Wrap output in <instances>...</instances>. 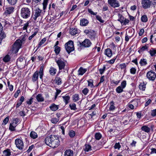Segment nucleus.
<instances>
[{
    "label": "nucleus",
    "instance_id": "f257e3e1",
    "mask_svg": "<svg viewBox=\"0 0 156 156\" xmlns=\"http://www.w3.org/2000/svg\"><path fill=\"white\" fill-rule=\"evenodd\" d=\"M45 142L47 145L52 148L57 147L60 144L58 137L55 135L47 137L45 139Z\"/></svg>",
    "mask_w": 156,
    "mask_h": 156
},
{
    "label": "nucleus",
    "instance_id": "f03ea898",
    "mask_svg": "<svg viewBox=\"0 0 156 156\" xmlns=\"http://www.w3.org/2000/svg\"><path fill=\"white\" fill-rule=\"evenodd\" d=\"M44 66H42L40 69L39 71H36L34 73L32 78V80L33 82L37 81L39 75L41 79L42 80L44 75Z\"/></svg>",
    "mask_w": 156,
    "mask_h": 156
},
{
    "label": "nucleus",
    "instance_id": "7ed1b4c3",
    "mask_svg": "<svg viewBox=\"0 0 156 156\" xmlns=\"http://www.w3.org/2000/svg\"><path fill=\"white\" fill-rule=\"evenodd\" d=\"M31 14L30 9L27 7H23L20 11V15L23 19H27L30 17Z\"/></svg>",
    "mask_w": 156,
    "mask_h": 156
},
{
    "label": "nucleus",
    "instance_id": "20e7f679",
    "mask_svg": "<svg viewBox=\"0 0 156 156\" xmlns=\"http://www.w3.org/2000/svg\"><path fill=\"white\" fill-rule=\"evenodd\" d=\"M22 45V41H21L20 40H16L12 45V52L15 53H17L21 48Z\"/></svg>",
    "mask_w": 156,
    "mask_h": 156
},
{
    "label": "nucleus",
    "instance_id": "39448f33",
    "mask_svg": "<svg viewBox=\"0 0 156 156\" xmlns=\"http://www.w3.org/2000/svg\"><path fill=\"white\" fill-rule=\"evenodd\" d=\"M65 47L66 51L69 53L74 50L73 42L72 41H69L65 44Z\"/></svg>",
    "mask_w": 156,
    "mask_h": 156
},
{
    "label": "nucleus",
    "instance_id": "423d86ee",
    "mask_svg": "<svg viewBox=\"0 0 156 156\" xmlns=\"http://www.w3.org/2000/svg\"><path fill=\"white\" fill-rule=\"evenodd\" d=\"M78 46L80 48L84 47L87 48L90 47L91 44V43L90 40L88 39H85L83 42H81L78 41L77 42Z\"/></svg>",
    "mask_w": 156,
    "mask_h": 156
},
{
    "label": "nucleus",
    "instance_id": "0eeeda50",
    "mask_svg": "<svg viewBox=\"0 0 156 156\" xmlns=\"http://www.w3.org/2000/svg\"><path fill=\"white\" fill-rule=\"evenodd\" d=\"M146 77L149 80L154 81L156 78V73L153 70L149 71L146 74Z\"/></svg>",
    "mask_w": 156,
    "mask_h": 156
},
{
    "label": "nucleus",
    "instance_id": "6e6552de",
    "mask_svg": "<svg viewBox=\"0 0 156 156\" xmlns=\"http://www.w3.org/2000/svg\"><path fill=\"white\" fill-rule=\"evenodd\" d=\"M15 144L17 148L20 150H23L24 147V144L23 141L20 139H17L15 140Z\"/></svg>",
    "mask_w": 156,
    "mask_h": 156
},
{
    "label": "nucleus",
    "instance_id": "1a4fd4ad",
    "mask_svg": "<svg viewBox=\"0 0 156 156\" xmlns=\"http://www.w3.org/2000/svg\"><path fill=\"white\" fill-rule=\"evenodd\" d=\"M26 63L25 60L21 57L18 58L16 61V65L20 69L22 68L25 66Z\"/></svg>",
    "mask_w": 156,
    "mask_h": 156
},
{
    "label": "nucleus",
    "instance_id": "9d476101",
    "mask_svg": "<svg viewBox=\"0 0 156 156\" xmlns=\"http://www.w3.org/2000/svg\"><path fill=\"white\" fill-rule=\"evenodd\" d=\"M55 61L58 66L59 70L64 69L66 66V63L64 60L61 59H56Z\"/></svg>",
    "mask_w": 156,
    "mask_h": 156
},
{
    "label": "nucleus",
    "instance_id": "9b49d317",
    "mask_svg": "<svg viewBox=\"0 0 156 156\" xmlns=\"http://www.w3.org/2000/svg\"><path fill=\"white\" fill-rule=\"evenodd\" d=\"M108 2L111 7L114 8L119 7L120 6L118 1L116 0H108Z\"/></svg>",
    "mask_w": 156,
    "mask_h": 156
},
{
    "label": "nucleus",
    "instance_id": "f8f14e48",
    "mask_svg": "<svg viewBox=\"0 0 156 156\" xmlns=\"http://www.w3.org/2000/svg\"><path fill=\"white\" fill-rule=\"evenodd\" d=\"M141 4L142 7L144 9L149 8L151 6L149 0H142Z\"/></svg>",
    "mask_w": 156,
    "mask_h": 156
},
{
    "label": "nucleus",
    "instance_id": "ddd939ff",
    "mask_svg": "<svg viewBox=\"0 0 156 156\" xmlns=\"http://www.w3.org/2000/svg\"><path fill=\"white\" fill-rule=\"evenodd\" d=\"M42 10L39 8L36 9L34 14L33 17L35 21L38 17L41 16L42 13Z\"/></svg>",
    "mask_w": 156,
    "mask_h": 156
},
{
    "label": "nucleus",
    "instance_id": "4468645a",
    "mask_svg": "<svg viewBox=\"0 0 156 156\" xmlns=\"http://www.w3.org/2000/svg\"><path fill=\"white\" fill-rule=\"evenodd\" d=\"M14 8L13 7H9L6 8L5 13L7 15L10 14L13 12Z\"/></svg>",
    "mask_w": 156,
    "mask_h": 156
},
{
    "label": "nucleus",
    "instance_id": "2eb2a0df",
    "mask_svg": "<svg viewBox=\"0 0 156 156\" xmlns=\"http://www.w3.org/2000/svg\"><path fill=\"white\" fill-rule=\"evenodd\" d=\"M36 99L38 102H42L44 101V98L41 94H39L36 96Z\"/></svg>",
    "mask_w": 156,
    "mask_h": 156
},
{
    "label": "nucleus",
    "instance_id": "dca6fc26",
    "mask_svg": "<svg viewBox=\"0 0 156 156\" xmlns=\"http://www.w3.org/2000/svg\"><path fill=\"white\" fill-rule=\"evenodd\" d=\"M78 32L79 30L75 28H71L69 30L70 34L72 35H76Z\"/></svg>",
    "mask_w": 156,
    "mask_h": 156
},
{
    "label": "nucleus",
    "instance_id": "f3484780",
    "mask_svg": "<svg viewBox=\"0 0 156 156\" xmlns=\"http://www.w3.org/2000/svg\"><path fill=\"white\" fill-rule=\"evenodd\" d=\"M6 37V35L5 32L1 31V44L3 42H5V40L4 39Z\"/></svg>",
    "mask_w": 156,
    "mask_h": 156
},
{
    "label": "nucleus",
    "instance_id": "a211bd4d",
    "mask_svg": "<svg viewBox=\"0 0 156 156\" xmlns=\"http://www.w3.org/2000/svg\"><path fill=\"white\" fill-rule=\"evenodd\" d=\"M49 108L51 111H55L58 108L59 105H57L54 103H52L51 105Z\"/></svg>",
    "mask_w": 156,
    "mask_h": 156
},
{
    "label": "nucleus",
    "instance_id": "6ab92c4d",
    "mask_svg": "<svg viewBox=\"0 0 156 156\" xmlns=\"http://www.w3.org/2000/svg\"><path fill=\"white\" fill-rule=\"evenodd\" d=\"M73 151L70 149L66 150L64 152V156H73Z\"/></svg>",
    "mask_w": 156,
    "mask_h": 156
},
{
    "label": "nucleus",
    "instance_id": "aec40b11",
    "mask_svg": "<svg viewBox=\"0 0 156 156\" xmlns=\"http://www.w3.org/2000/svg\"><path fill=\"white\" fill-rule=\"evenodd\" d=\"M105 54L108 57H111L112 55V50L110 48H107L105 49Z\"/></svg>",
    "mask_w": 156,
    "mask_h": 156
},
{
    "label": "nucleus",
    "instance_id": "412c9836",
    "mask_svg": "<svg viewBox=\"0 0 156 156\" xmlns=\"http://www.w3.org/2000/svg\"><path fill=\"white\" fill-rule=\"evenodd\" d=\"M148 45H146L145 46H143L141 48H140L138 50V52L140 54L142 53L144 51L147 50L148 49Z\"/></svg>",
    "mask_w": 156,
    "mask_h": 156
},
{
    "label": "nucleus",
    "instance_id": "4be33fe9",
    "mask_svg": "<svg viewBox=\"0 0 156 156\" xmlns=\"http://www.w3.org/2000/svg\"><path fill=\"white\" fill-rule=\"evenodd\" d=\"M83 150L85 152L89 151L91 150V147L88 144H86L84 146Z\"/></svg>",
    "mask_w": 156,
    "mask_h": 156
},
{
    "label": "nucleus",
    "instance_id": "5701e85b",
    "mask_svg": "<svg viewBox=\"0 0 156 156\" xmlns=\"http://www.w3.org/2000/svg\"><path fill=\"white\" fill-rule=\"evenodd\" d=\"M49 72L51 75L54 76L56 73L57 69L53 67H51L50 68Z\"/></svg>",
    "mask_w": 156,
    "mask_h": 156
},
{
    "label": "nucleus",
    "instance_id": "b1692460",
    "mask_svg": "<svg viewBox=\"0 0 156 156\" xmlns=\"http://www.w3.org/2000/svg\"><path fill=\"white\" fill-rule=\"evenodd\" d=\"M87 71L86 69H83L82 67H81L79 69L78 72V74L79 75H83Z\"/></svg>",
    "mask_w": 156,
    "mask_h": 156
},
{
    "label": "nucleus",
    "instance_id": "393cba45",
    "mask_svg": "<svg viewBox=\"0 0 156 156\" xmlns=\"http://www.w3.org/2000/svg\"><path fill=\"white\" fill-rule=\"evenodd\" d=\"M88 23V21L87 19H83L80 20V25L82 26H86Z\"/></svg>",
    "mask_w": 156,
    "mask_h": 156
},
{
    "label": "nucleus",
    "instance_id": "a878e982",
    "mask_svg": "<svg viewBox=\"0 0 156 156\" xmlns=\"http://www.w3.org/2000/svg\"><path fill=\"white\" fill-rule=\"evenodd\" d=\"M30 136L33 139H35L38 137V135L37 133L34 131H32L30 133Z\"/></svg>",
    "mask_w": 156,
    "mask_h": 156
},
{
    "label": "nucleus",
    "instance_id": "bb28decb",
    "mask_svg": "<svg viewBox=\"0 0 156 156\" xmlns=\"http://www.w3.org/2000/svg\"><path fill=\"white\" fill-rule=\"evenodd\" d=\"M63 100V101L66 105L68 104L69 102L70 97L69 95H66L62 97Z\"/></svg>",
    "mask_w": 156,
    "mask_h": 156
},
{
    "label": "nucleus",
    "instance_id": "cd10ccee",
    "mask_svg": "<svg viewBox=\"0 0 156 156\" xmlns=\"http://www.w3.org/2000/svg\"><path fill=\"white\" fill-rule=\"evenodd\" d=\"M117 15L118 17V19L117 20L118 21H119L121 23V24H122V22H123V21L125 19V18L120 13H118Z\"/></svg>",
    "mask_w": 156,
    "mask_h": 156
},
{
    "label": "nucleus",
    "instance_id": "c85d7f7f",
    "mask_svg": "<svg viewBox=\"0 0 156 156\" xmlns=\"http://www.w3.org/2000/svg\"><path fill=\"white\" fill-rule=\"evenodd\" d=\"M142 130L147 133H148L150 131L151 129L150 128L146 126H143L141 128Z\"/></svg>",
    "mask_w": 156,
    "mask_h": 156
},
{
    "label": "nucleus",
    "instance_id": "c756f323",
    "mask_svg": "<svg viewBox=\"0 0 156 156\" xmlns=\"http://www.w3.org/2000/svg\"><path fill=\"white\" fill-rule=\"evenodd\" d=\"M3 154L2 156H10L11 155L10 150L9 149H7L3 151Z\"/></svg>",
    "mask_w": 156,
    "mask_h": 156
},
{
    "label": "nucleus",
    "instance_id": "7c9ffc66",
    "mask_svg": "<svg viewBox=\"0 0 156 156\" xmlns=\"http://www.w3.org/2000/svg\"><path fill=\"white\" fill-rule=\"evenodd\" d=\"M139 63L141 66H144L147 64V60L145 58H142L140 60Z\"/></svg>",
    "mask_w": 156,
    "mask_h": 156
},
{
    "label": "nucleus",
    "instance_id": "2f4dec72",
    "mask_svg": "<svg viewBox=\"0 0 156 156\" xmlns=\"http://www.w3.org/2000/svg\"><path fill=\"white\" fill-rule=\"evenodd\" d=\"M151 56H153L156 54V50L154 48H151L148 51Z\"/></svg>",
    "mask_w": 156,
    "mask_h": 156
},
{
    "label": "nucleus",
    "instance_id": "473e14b6",
    "mask_svg": "<svg viewBox=\"0 0 156 156\" xmlns=\"http://www.w3.org/2000/svg\"><path fill=\"white\" fill-rule=\"evenodd\" d=\"M146 84L144 83V82L141 83L139 85V89L142 91H144L146 88Z\"/></svg>",
    "mask_w": 156,
    "mask_h": 156
},
{
    "label": "nucleus",
    "instance_id": "72a5a7b5",
    "mask_svg": "<svg viewBox=\"0 0 156 156\" xmlns=\"http://www.w3.org/2000/svg\"><path fill=\"white\" fill-rule=\"evenodd\" d=\"M88 83V86L90 87L91 88H92L94 87L93 84L94 81L93 80L90 79L87 80Z\"/></svg>",
    "mask_w": 156,
    "mask_h": 156
},
{
    "label": "nucleus",
    "instance_id": "f704fd0d",
    "mask_svg": "<svg viewBox=\"0 0 156 156\" xmlns=\"http://www.w3.org/2000/svg\"><path fill=\"white\" fill-rule=\"evenodd\" d=\"M80 98L79 95L76 94L73 96V99L74 102H76L79 100Z\"/></svg>",
    "mask_w": 156,
    "mask_h": 156
},
{
    "label": "nucleus",
    "instance_id": "c9c22d12",
    "mask_svg": "<svg viewBox=\"0 0 156 156\" xmlns=\"http://www.w3.org/2000/svg\"><path fill=\"white\" fill-rule=\"evenodd\" d=\"M55 80L56 83L58 85H61L62 83V79L59 77H56Z\"/></svg>",
    "mask_w": 156,
    "mask_h": 156
},
{
    "label": "nucleus",
    "instance_id": "e433bc0d",
    "mask_svg": "<svg viewBox=\"0 0 156 156\" xmlns=\"http://www.w3.org/2000/svg\"><path fill=\"white\" fill-rule=\"evenodd\" d=\"M123 89L120 86L118 87L116 89V92L118 93H120L123 91Z\"/></svg>",
    "mask_w": 156,
    "mask_h": 156
},
{
    "label": "nucleus",
    "instance_id": "4c0bfd02",
    "mask_svg": "<svg viewBox=\"0 0 156 156\" xmlns=\"http://www.w3.org/2000/svg\"><path fill=\"white\" fill-rule=\"evenodd\" d=\"M110 107L109 108V110L110 111H112L114 110L115 108V107L114 106V103L113 101H112L110 103Z\"/></svg>",
    "mask_w": 156,
    "mask_h": 156
},
{
    "label": "nucleus",
    "instance_id": "58836bf2",
    "mask_svg": "<svg viewBox=\"0 0 156 156\" xmlns=\"http://www.w3.org/2000/svg\"><path fill=\"white\" fill-rule=\"evenodd\" d=\"M10 58H11L10 56L7 55L4 57L3 60L4 62H6L9 61Z\"/></svg>",
    "mask_w": 156,
    "mask_h": 156
},
{
    "label": "nucleus",
    "instance_id": "ea45409f",
    "mask_svg": "<svg viewBox=\"0 0 156 156\" xmlns=\"http://www.w3.org/2000/svg\"><path fill=\"white\" fill-rule=\"evenodd\" d=\"M69 106L71 110H76L77 109L76 105L74 103L70 104L69 105Z\"/></svg>",
    "mask_w": 156,
    "mask_h": 156
},
{
    "label": "nucleus",
    "instance_id": "a19ab883",
    "mask_svg": "<svg viewBox=\"0 0 156 156\" xmlns=\"http://www.w3.org/2000/svg\"><path fill=\"white\" fill-rule=\"evenodd\" d=\"M8 3L11 5H14L17 2L18 0H7Z\"/></svg>",
    "mask_w": 156,
    "mask_h": 156
},
{
    "label": "nucleus",
    "instance_id": "79ce46f5",
    "mask_svg": "<svg viewBox=\"0 0 156 156\" xmlns=\"http://www.w3.org/2000/svg\"><path fill=\"white\" fill-rule=\"evenodd\" d=\"M55 51L56 55H58L60 51V48L59 46H56L55 48Z\"/></svg>",
    "mask_w": 156,
    "mask_h": 156
},
{
    "label": "nucleus",
    "instance_id": "37998d69",
    "mask_svg": "<svg viewBox=\"0 0 156 156\" xmlns=\"http://www.w3.org/2000/svg\"><path fill=\"white\" fill-rule=\"evenodd\" d=\"M102 137L101 135L99 133H96L95 135V137L96 140H99Z\"/></svg>",
    "mask_w": 156,
    "mask_h": 156
},
{
    "label": "nucleus",
    "instance_id": "c03bdc74",
    "mask_svg": "<svg viewBox=\"0 0 156 156\" xmlns=\"http://www.w3.org/2000/svg\"><path fill=\"white\" fill-rule=\"evenodd\" d=\"M46 39L45 38H43L39 42L37 46V48H39L46 41Z\"/></svg>",
    "mask_w": 156,
    "mask_h": 156
},
{
    "label": "nucleus",
    "instance_id": "a18cd8bd",
    "mask_svg": "<svg viewBox=\"0 0 156 156\" xmlns=\"http://www.w3.org/2000/svg\"><path fill=\"white\" fill-rule=\"evenodd\" d=\"M142 21L144 22H146L147 21V18L146 15H144L142 16L141 18Z\"/></svg>",
    "mask_w": 156,
    "mask_h": 156
},
{
    "label": "nucleus",
    "instance_id": "49530a36",
    "mask_svg": "<svg viewBox=\"0 0 156 156\" xmlns=\"http://www.w3.org/2000/svg\"><path fill=\"white\" fill-rule=\"evenodd\" d=\"M56 92L55 93V100L57 98L58 95L61 92V90L58 89H56Z\"/></svg>",
    "mask_w": 156,
    "mask_h": 156
},
{
    "label": "nucleus",
    "instance_id": "de8ad7c7",
    "mask_svg": "<svg viewBox=\"0 0 156 156\" xmlns=\"http://www.w3.org/2000/svg\"><path fill=\"white\" fill-rule=\"evenodd\" d=\"M89 91V90L87 88H85L82 90V92L84 95H86Z\"/></svg>",
    "mask_w": 156,
    "mask_h": 156
},
{
    "label": "nucleus",
    "instance_id": "09e8293b",
    "mask_svg": "<svg viewBox=\"0 0 156 156\" xmlns=\"http://www.w3.org/2000/svg\"><path fill=\"white\" fill-rule=\"evenodd\" d=\"M126 80H123L122 82L121 86H120L124 89L126 87Z\"/></svg>",
    "mask_w": 156,
    "mask_h": 156
},
{
    "label": "nucleus",
    "instance_id": "8fccbe9b",
    "mask_svg": "<svg viewBox=\"0 0 156 156\" xmlns=\"http://www.w3.org/2000/svg\"><path fill=\"white\" fill-rule=\"evenodd\" d=\"M9 120V118L8 117L5 118L3 122L2 123V125H5L8 122Z\"/></svg>",
    "mask_w": 156,
    "mask_h": 156
},
{
    "label": "nucleus",
    "instance_id": "3c124183",
    "mask_svg": "<svg viewBox=\"0 0 156 156\" xmlns=\"http://www.w3.org/2000/svg\"><path fill=\"white\" fill-rule=\"evenodd\" d=\"M59 119L56 118H54L51 119V122L55 124L58 121Z\"/></svg>",
    "mask_w": 156,
    "mask_h": 156
},
{
    "label": "nucleus",
    "instance_id": "603ef678",
    "mask_svg": "<svg viewBox=\"0 0 156 156\" xmlns=\"http://www.w3.org/2000/svg\"><path fill=\"white\" fill-rule=\"evenodd\" d=\"M120 82L119 80H111V82L112 84H114L115 85H117Z\"/></svg>",
    "mask_w": 156,
    "mask_h": 156
},
{
    "label": "nucleus",
    "instance_id": "864d4df0",
    "mask_svg": "<svg viewBox=\"0 0 156 156\" xmlns=\"http://www.w3.org/2000/svg\"><path fill=\"white\" fill-rule=\"evenodd\" d=\"M106 69L105 66L104 65L102 69H99V71L101 74H102L104 72Z\"/></svg>",
    "mask_w": 156,
    "mask_h": 156
},
{
    "label": "nucleus",
    "instance_id": "5fc2aeb1",
    "mask_svg": "<svg viewBox=\"0 0 156 156\" xmlns=\"http://www.w3.org/2000/svg\"><path fill=\"white\" fill-rule=\"evenodd\" d=\"M69 136L71 137H73L75 135V132L74 131L71 130L69 133Z\"/></svg>",
    "mask_w": 156,
    "mask_h": 156
},
{
    "label": "nucleus",
    "instance_id": "6e6d98bb",
    "mask_svg": "<svg viewBox=\"0 0 156 156\" xmlns=\"http://www.w3.org/2000/svg\"><path fill=\"white\" fill-rule=\"evenodd\" d=\"M136 71V69L135 68L133 67L131 68L130 69V73L133 74H135Z\"/></svg>",
    "mask_w": 156,
    "mask_h": 156
},
{
    "label": "nucleus",
    "instance_id": "4d7b16f0",
    "mask_svg": "<svg viewBox=\"0 0 156 156\" xmlns=\"http://www.w3.org/2000/svg\"><path fill=\"white\" fill-rule=\"evenodd\" d=\"M114 147L115 149H119L121 147V146L119 143H116L114 146Z\"/></svg>",
    "mask_w": 156,
    "mask_h": 156
},
{
    "label": "nucleus",
    "instance_id": "13d9d810",
    "mask_svg": "<svg viewBox=\"0 0 156 156\" xmlns=\"http://www.w3.org/2000/svg\"><path fill=\"white\" fill-rule=\"evenodd\" d=\"M33 98L32 97H31L29 100L27 101H26L27 103L29 105H30L32 104L33 102Z\"/></svg>",
    "mask_w": 156,
    "mask_h": 156
},
{
    "label": "nucleus",
    "instance_id": "bf43d9fd",
    "mask_svg": "<svg viewBox=\"0 0 156 156\" xmlns=\"http://www.w3.org/2000/svg\"><path fill=\"white\" fill-rule=\"evenodd\" d=\"M144 32V29L143 28L141 29L138 33L139 36H141L143 34Z\"/></svg>",
    "mask_w": 156,
    "mask_h": 156
},
{
    "label": "nucleus",
    "instance_id": "052dcab7",
    "mask_svg": "<svg viewBox=\"0 0 156 156\" xmlns=\"http://www.w3.org/2000/svg\"><path fill=\"white\" fill-rule=\"evenodd\" d=\"M37 32H34V33L31 36L29 37L28 38L29 40H31L37 34Z\"/></svg>",
    "mask_w": 156,
    "mask_h": 156
},
{
    "label": "nucleus",
    "instance_id": "680f3d73",
    "mask_svg": "<svg viewBox=\"0 0 156 156\" xmlns=\"http://www.w3.org/2000/svg\"><path fill=\"white\" fill-rule=\"evenodd\" d=\"M119 66L121 69L125 68L126 67V65L125 63L120 64Z\"/></svg>",
    "mask_w": 156,
    "mask_h": 156
},
{
    "label": "nucleus",
    "instance_id": "e2e57ef3",
    "mask_svg": "<svg viewBox=\"0 0 156 156\" xmlns=\"http://www.w3.org/2000/svg\"><path fill=\"white\" fill-rule=\"evenodd\" d=\"M151 5H156V0H149Z\"/></svg>",
    "mask_w": 156,
    "mask_h": 156
},
{
    "label": "nucleus",
    "instance_id": "0e129e2a",
    "mask_svg": "<svg viewBox=\"0 0 156 156\" xmlns=\"http://www.w3.org/2000/svg\"><path fill=\"white\" fill-rule=\"evenodd\" d=\"M123 22H122V24L124 25H126V24L129 23V20L128 19H127L125 18V19L123 21Z\"/></svg>",
    "mask_w": 156,
    "mask_h": 156
},
{
    "label": "nucleus",
    "instance_id": "69168bd1",
    "mask_svg": "<svg viewBox=\"0 0 156 156\" xmlns=\"http://www.w3.org/2000/svg\"><path fill=\"white\" fill-rule=\"evenodd\" d=\"M48 1V0H44V2L43 3L44 8H45L46 7Z\"/></svg>",
    "mask_w": 156,
    "mask_h": 156
},
{
    "label": "nucleus",
    "instance_id": "338daca9",
    "mask_svg": "<svg viewBox=\"0 0 156 156\" xmlns=\"http://www.w3.org/2000/svg\"><path fill=\"white\" fill-rule=\"evenodd\" d=\"M34 145H32L31 146H30L29 147L28 150H27V151L29 153L34 148Z\"/></svg>",
    "mask_w": 156,
    "mask_h": 156
},
{
    "label": "nucleus",
    "instance_id": "774afa93",
    "mask_svg": "<svg viewBox=\"0 0 156 156\" xmlns=\"http://www.w3.org/2000/svg\"><path fill=\"white\" fill-rule=\"evenodd\" d=\"M151 115L153 116L156 115V109L151 111Z\"/></svg>",
    "mask_w": 156,
    "mask_h": 156
}]
</instances>
